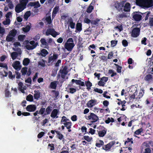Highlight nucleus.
<instances>
[{"label":"nucleus","instance_id":"1","mask_svg":"<svg viewBox=\"0 0 153 153\" xmlns=\"http://www.w3.org/2000/svg\"><path fill=\"white\" fill-rule=\"evenodd\" d=\"M28 0H20V3L18 4L16 6L15 10L16 13H19L26 8Z\"/></svg>","mask_w":153,"mask_h":153},{"label":"nucleus","instance_id":"2","mask_svg":"<svg viewBox=\"0 0 153 153\" xmlns=\"http://www.w3.org/2000/svg\"><path fill=\"white\" fill-rule=\"evenodd\" d=\"M68 68H63L62 69H60L59 71L57 76L58 79H59L61 77L62 79L59 80V81L60 83H62L65 80H66V76L68 73L67 70ZM68 78H66L67 79Z\"/></svg>","mask_w":153,"mask_h":153},{"label":"nucleus","instance_id":"3","mask_svg":"<svg viewBox=\"0 0 153 153\" xmlns=\"http://www.w3.org/2000/svg\"><path fill=\"white\" fill-rule=\"evenodd\" d=\"M74 40L72 38H69L65 44V48L68 51H71L75 46Z\"/></svg>","mask_w":153,"mask_h":153},{"label":"nucleus","instance_id":"4","mask_svg":"<svg viewBox=\"0 0 153 153\" xmlns=\"http://www.w3.org/2000/svg\"><path fill=\"white\" fill-rule=\"evenodd\" d=\"M45 108H43L42 107L39 111H36L33 113V115L34 117H33V119H35V120H38L40 118V117H37L36 116L38 115V114L42 115V116H44L45 115H44L45 113Z\"/></svg>","mask_w":153,"mask_h":153},{"label":"nucleus","instance_id":"5","mask_svg":"<svg viewBox=\"0 0 153 153\" xmlns=\"http://www.w3.org/2000/svg\"><path fill=\"white\" fill-rule=\"evenodd\" d=\"M41 44L40 46L45 48L48 49L49 48V43H51L53 41L51 38H49L48 41V43L46 42V39L45 38H41L40 40Z\"/></svg>","mask_w":153,"mask_h":153},{"label":"nucleus","instance_id":"6","mask_svg":"<svg viewBox=\"0 0 153 153\" xmlns=\"http://www.w3.org/2000/svg\"><path fill=\"white\" fill-rule=\"evenodd\" d=\"M85 118L87 120H91L92 123H95L99 120L98 117L95 114L91 113L88 116H85Z\"/></svg>","mask_w":153,"mask_h":153},{"label":"nucleus","instance_id":"7","mask_svg":"<svg viewBox=\"0 0 153 153\" xmlns=\"http://www.w3.org/2000/svg\"><path fill=\"white\" fill-rule=\"evenodd\" d=\"M131 16L133 19L135 21H140L142 20V16L140 12L139 11L134 12L132 14Z\"/></svg>","mask_w":153,"mask_h":153},{"label":"nucleus","instance_id":"8","mask_svg":"<svg viewBox=\"0 0 153 153\" xmlns=\"http://www.w3.org/2000/svg\"><path fill=\"white\" fill-rule=\"evenodd\" d=\"M140 29L137 27L134 28L131 32V36L133 38H137L140 35Z\"/></svg>","mask_w":153,"mask_h":153},{"label":"nucleus","instance_id":"9","mask_svg":"<svg viewBox=\"0 0 153 153\" xmlns=\"http://www.w3.org/2000/svg\"><path fill=\"white\" fill-rule=\"evenodd\" d=\"M130 13H128L123 12L122 13H120L116 16V18L118 21H121L123 18H127L129 16Z\"/></svg>","mask_w":153,"mask_h":153},{"label":"nucleus","instance_id":"10","mask_svg":"<svg viewBox=\"0 0 153 153\" xmlns=\"http://www.w3.org/2000/svg\"><path fill=\"white\" fill-rule=\"evenodd\" d=\"M115 143L114 141H111L106 145H104L102 147V149L106 151H109Z\"/></svg>","mask_w":153,"mask_h":153},{"label":"nucleus","instance_id":"11","mask_svg":"<svg viewBox=\"0 0 153 153\" xmlns=\"http://www.w3.org/2000/svg\"><path fill=\"white\" fill-rule=\"evenodd\" d=\"M153 6V0H145L143 8H148Z\"/></svg>","mask_w":153,"mask_h":153},{"label":"nucleus","instance_id":"12","mask_svg":"<svg viewBox=\"0 0 153 153\" xmlns=\"http://www.w3.org/2000/svg\"><path fill=\"white\" fill-rule=\"evenodd\" d=\"M144 80L148 83H150L153 80V77L152 74H147L144 77Z\"/></svg>","mask_w":153,"mask_h":153},{"label":"nucleus","instance_id":"13","mask_svg":"<svg viewBox=\"0 0 153 153\" xmlns=\"http://www.w3.org/2000/svg\"><path fill=\"white\" fill-rule=\"evenodd\" d=\"M59 112V109H54L53 110L51 114V117L53 118H57L58 117L57 116Z\"/></svg>","mask_w":153,"mask_h":153},{"label":"nucleus","instance_id":"14","mask_svg":"<svg viewBox=\"0 0 153 153\" xmlns=\"http://www.w3.org/2000/svg\"><path fill=\"white\" fill-rule=\"evenodd\" d=\"M140 14L142 16V18L144 17L143 20L146 21L148 20L149 16L151 14V12L149 11H147L146 12L142 13L140 12Z\"/></svg>","mask_w":153,"mask_h":153},{"label":"nucleus","instance_id":"15","mask_svg":"<svg viewBox=\"0 0 153 153\" xmlns=\"http://www.w3.org/2000/svg\"><path fill=\"white\" fill-rule=\"evenodd\" d=\"M36 107L35 105H28L26 109L27 111L29 112H33L36 109Z\"/></svg>","mask_w":153,"mask_h":153},{"label":"nucleus","instance_id":"16","mask_svg":"<svg viewBox=\"0 0 153 153\" xmlns=\"http://www.w3.org/2000/svg\"><path fill=\"white\" fill-rule=\"evenodd\" d=\"M131 8L130 4L129 2L126 3L124 6L123 10L126 13H128L130 11Z\"/></svg>","mask_w":153,"mask_h":153},{"label":"nucleus","instance_id":"17","mask_svg":"<svg viewBox=\"0 0 153 153\" xmlns=\"http://www.w3.org/2000/svg\"><path fill=\"white\" fill-rule=\"evenodd\" d=\"M96 100L91 99L88 102L87 105L88 107L92 108L96 104Z\"/></svg>","mask_w":153,"mask_h":153},{"label":"nucleus","instance_id":"18","mask_svg":"<svg viewBox=\"0 0 153 153\" xmlns=\"http://www.w3.org/2000/svg\"><path fill=\"white\" fill-rule=\"evenodd\" d=\"M72 83L75 82L76 85H79L80 86H85V83L84 82L80 80H75L73 79L71 80Z\"/></svg>","mask_w":153,"mask_h":153},{"label":"nucleus","instance_id":"19","mask_svg":"<svg viewBox=\"0 0 153 153\" xmlns=\"http://www.w3.org/2000/svg\"><path fill=\"white\" fill-rule=\"evenodd\" d=\"M103 128L104 129L99 131L98 132V135L100 137H104L106 133L107 130L105 129V128L104 127H103Z\"/></svg>","mask_w":153,"mask_h":153},{"label":"nucleus","instance_id":"20","mask_svg":"<svg viewBox=\"0 0 153 153\" xmlns=\"http://www.w3.org/2000/svg\"><path fill=\"white\" fill-rule=\"evenodd\" d=\"M48 53L46 49H43L41 51V52L38 53L39 56H41L43 57H45L48 54Z\"/></svg>","mask_w":153,"mask_h":153},{"label":"nucleus","instance_id":"21","mask_svg":"<svg viewBox=\"0 0 153 153\" xmlns=\"http://www.w3.org/2000/svg\"><path fill=\"white\" fill-rule=\"evenodd\" d=\"M143 131V129L141 128L137 130H136L134 133V136L135 137H137L138 138H140L139 137H138L136 135H139Z\"/></svg>","mask_w":153,"mask_h":153},{"label":"nucleus","instance_id":"22","mask_svg":"<svg viewBox=\"0 0 153 153\" xmlns=\"http://www.w3.org/2000/svg\"><path fill=\"white\" fill-rule=\"evenodd\" d=\"M145 0H136V4L143 8Z\"/></svg>","mask_w":153,"mask_h":153},{"label":"nucleus","instance_id":"23","mask_svg":"<svg viewBox=\"0 0 153 153\" xmlns=\"http://www.w3.org/2000/svg\"><path fill=\"white\" fill-rule=\"evenodd\" d=\"M4 68L3 69V71L0 72V74L1 75H2L3 77H6L8 75V72L7 71L8 68Z\"/></svg>","mask_w":153,"mask_h":153},{"label":"nucleus","instance_id":"24","mask_svg":"<svg viewBox=\"0 0 153 153\" xmlns=\"http://www.w3.org/2000/svg\"><path fill=\"white\" fill-rule=\"evenodd\" d=\"M85 84L87 87L86 89L88 91H89L91 89V87L92 85V83L89 80H87L85 82Z\"/></svg>","mask_w":153,"mask_h":153},{"label":"nucleus","instance_id":"25","mask_svg":"<svg viewBox=\"0 0 153 153\" xmlns=\"http://www.w3.org/2000/svg\"><path fill=\"white\" fill-rule=\"evenodd\" d=\"M52 107L50 106H48L46 109H45V113L44 115L49 114L52 111Z\"/></svg>","mask_w":153,"mask_h":153},{"label":"nucleus","instance_id":"26","mask_svg":"<svg viewBox=\"0 0 153 153\" xmlns=\"http://www.w3.org/2000/svg\"><path fill=\"white\" fill-rule=\"evenodd\" d=\"M82 25L81 23L78 22L76 24V30L79 32L81 31L82 30Z\"/></svg>","mask_w":153,"mask_h":153},{"label":"nucleus","instance_id":"27","mask_svg":"<svg viewBox=\"0 0 153 153\" xmlns=\"http://www.w3.org/2000/svg\"><path fill=\"white\" fill-rule=\"evenodd\" d=\"M120 5L121 4L120 3H117L115 4L114 7L119 11H123V9L122 7H121Z\"/></svg>","mask_w":153,"mask_h":153},{"label":"nucleus","instance_id":"28","mask_svg":"<svg viewBox=\"0 0 153 153\" xmlns=\"http://www.w3.org/2000/svg\"><path fill=\"white\" fill-rule=\"evenodd\" d=\"M17 33V30L15 29H13L10 31L9 34L11 36L14 37Z\"/></svg>","mask_w":153,"mask_h":153},{"label":"nucleus","instance_id":"29","mask_svg":"<svg viewBox=\"0 0 153 153\" xmlns=\"http://www.w3.org/2000/svg\"><path fill=\"white\" fill-rule=\"evenodd\" d=\"M6 39L7 42H10L14 40V38L8 34L6 37Z\"/></svg>","mask_w":153,"mask_h":153},{"label":"nucleus","instance_id":"30","mask_svg":"<svg viewBox=\"0 0 153 153\" xmlns=\"http://www.w3.org/2000/svg\"><path fill=\"white\" fill-rule=\"evenodd\" d=\"M104 142L101 140H99V143H96L95 146L98 148H100L101 146H104Z\"/></svg>","mask_w":153,"mask_h":153},{"label":"nucleus","instance_id":"31","mask_svg":"<svg viewBox=\"0 0 153 153\" xmlns=\"http://www.w3.org/2000/svg\"><path fill=\"white\" fill-rule=\"evenodd\" d=\"M57 81H54L51 82L50 85V86L51 88L53 89H56L57 87Z\"/></svg>","mask_w":153,"mask_h":153},{"label":"nucleus","instance_id":"32","mask_svg":"<svg viewBox=\"0 0 153 153\" xmlns=\"http://www.w3.org/2000/svg\"><path fill=\"white\" fill-rule=\"evenodd\" d=\"M92 137H89L88 136H84L82 138V140H85L88 142H90L92 140Z\"/></svg>","mask_w":153,"mask_h":153},{"label":"nucleus","instance_id":"33","mask_svg":"<svg viewBox=\"0 0 153 153\" xmlns=\"http://www.w3.org/2000/svg\"><path fill=\"white\" fill-rule=\"evenodd\" d=\"M30 62V60L28 58H26L23 61V64L24 66H27Z\"/></svg>","mask_w":153,"mask_h":153},{"label":"nucleus","instance_id":"34","mask_svg":"<svg viewBox=\"0 0 153 153\" xmlns=\"http://www.w3.org/2000/svg\"><path fill=\"white\" fill-rule=\"evenodd\" d=\"M64 125L67 129H70L72 126V123L71 122H67L64 123Z\"/></svg>","mask_w":153,"mask_h":153},{"label":"nucleus","instance_id":"35","mask_svg":"<svg viewBox=\"0 0 153 153\" xmlns=\"http://www.w3.org/2000/svg\"><path fill=\"white\" fill-rule=\"evenodd\" d=\"M35 93L34 95V98L35 99L38 100L40 97V93L36 91H34Z\"/></svg>","mask_w":153,"mask_h":153},{"label":"nucleus","instance_id":"36","mask_svg":"<svg viewBox=\"0 0 153 153\" xmlns=\"http://www.w3.org/2000/svg\"><path fill=\"white\" fill-rule=\"evenodd\" d=\"M13 67H22L19 61H16L12 64Z\"/></svg>","mask_w":153,"mask_h":153},{"label":"nucleus","instance_id":"37","mask_svg":"<svg viewBox=\"0 0 153 153\" xmlns=\"http://www.w3.org/2000/svg\"><path fill=\"white\" fill-rule=\"evenodd\" d=\"M31 13L30 11H27L24 15V18L25 20H27L29 17L30 16Z\"/></svg>","mask_w":153,"mask_h":153},{"label":"nucleus","instance_id":"38","mask_svg":"<svg viewBox=\"0 0 153 153\" xmlns=\"http://www.w3.org/2000/svg\"><path fill=\"white\" fill-rule=\"evenodd\" d=\"M45 20L47 22L48 24L50 25L52 22L50 14V15L49 16L45 18Z\"/></svg>","mask_w":153,"mask_h":153},{"label":"nucleus","instance_id":"39","mask_svg":"<svg viewBox=\"0 0 153 153\" xmlns=\"http://www.w3.org/2000/svg\"><path fill=\"white\" fill-rule=\"evenodd\" d=\"M36 47V45H33V46H31L30 45H26V49L29 50H33Z\"/></svg>","mask_w":153,"mask_h":153},{"label":"nucleus","instance_id":"40","mask_svg":"<svg viewBox=\"0 0 153 153\" xmlns=\"http://www.w3.org/2000/svg\"><path fill=\"white\" fill-rule=\"evenodd\" d=\"M56 133L57 134L58 138L60 140H62L63 138V136L59 131H56Z\"/></svg>","mask_w":153,"mask_h":153},{"label":"nucleus","instance_id":"41","mask_svg":"<svg viewBox=\"0 0 153 153\" xmlns=\"http://www.w3.org/2000/svg\"><path fill=\"white\" fill-rule=\"evenodd\" d=\"M25 36L24 35H20L18 36V39L20 42H23L25 39Z\"/></svg>","mask_w":153,"mask_h":153},{"label":"nucleus","instance_id":"42","mask_svg":"<svg viewBox=\"0 0 153 153\" xmlns=\"http://www.w3.org/2000/svg\"><path fill=\"white\" fill-rule=\"evenodd\" d=\"M30 27L29 25H27L25 27L22 28V30L25 33H27L29 31L30 29Z\"/></svg>","mask_w":153,"mask_h":153},{"label":"nucleus","instance_id":"43","mask_svg":"<svg viewBox=\"0 0 153 153\" xmlns=\"http://www.w3.org/2000/svg\"><path fill=\"white\" fill-rule=\"evenodd\" d=\"M27 100L30 102H32L33 101V96L30 94L27 96L26 98Z\"/></svg>","mask_w":153,"mask_h":153},{"label":"nucleus","instance_id":"44","mask_svg":"<svg viewBox=\"0 0 153 153\" xmlns=\"http://www.w3.org/2000/svg\"><path fill=\"white\" fill-rule=\"evenodd\" d=\"M54 30V29L53 28L48 29L45 33L46 35L48 36L49 35H51V34L53 32V31Z\"/></svg>","mask_w":153,"mask_h":153},{"label":"nucleus","instance_id":"45","mask_svg":"<svg viewBox=\"0 0 153 153\" xmlns=\"http://www.w3.org/2000/svg\"><path fill=\"white\" fill-rule=\"evenodd\" d=\"M28 68H22L21 70V72L22 75H25L27 72Z\"/></svg>","mask_w":153,"mask_h":153},{"label":"nucleus","instance_id":"46","mask_svg":"<svg viewBox=\"0 0 153 153\" xmlns=\"http://www.w3.org/2000/svg\"><path fill=\"white\" fill-rule=\"evenodd\" d=\"M149 22L148 25L150 27H153V17L149 18Z\"/></svg>","mask_w":153,"mask_h":153},{"label":"nucleus","instance_id":"47","mask_svg":"<svg viewBox=\"0 0 153 153\" xmlns=\"http://www.w3.org/2000/svg\"><path fill=\"white\" fill-rule=\"evenodd\" d=\"M11 56L12 59L14 60L18 56V53L16 52H13L11 53Z\"/></svg>","mask_w":153,"mask_h":153},{"label":"nucleus","instance_id":"48","mask_svg":"<svg viewBox=\"0 0 153 153\" xmlns=\"http://www.w3.org/2000/svg\"><path fill=\"white\" fill-rule=\"evenodd\" d=\"M108 74H111V76L113 77L117 74V73L114 72V71L112 70H109L108 71Z\"/></svg>","mask_w":153,"mask_h":153},{"label":"nucleus","instance_id":"49","mask_svg":"<svg viewBox=\"0 0 153 153\" xmlns=\"http://www.w3.org/2000/svg\"><path fill=\"white\" fill-rule=\"evenodd\" d=\"M94 7L93 6L90 5L87 8L86 12L88 13H91V12L92 10L94 9Z\"/></svg>","mask_w":153,"mask_h":153},{"label":"nucleus","instance_id":"50","mask_svg":"<svg viewBox=\"0 0 153 153\" xmlns=\"http://www.w3.org/2000/svg\"><path fill=\"white\" fill-rule=\"evenodd\" d=\"M19 89L22 92L24 93V91L22 90V88L23 86V83L22 82H19L18 84Z\"/></svg>","mask_w":153,"mask_h":153},{"label":"nucleus","instance_id":"51","mask_svg":"<svg viewBox=\"0 0 153 153\" xmlns=\"http://www.w3.org/2000/svg\"><path fill=\"white\" fill-rule=\"evenodd\" d=\"M59 9V6H56L54 8L53 10V13H56V14L58 12Z\"/></svg>","mask_w":153,"mask_h":153},{"label":"nucleus","instance_id":"52","mask_svg":"<svg viewBox=\"0 0 153 153\" xmlns=\"http://www.w3.org/2000/svg\"><path fill=\"white\" fill-rule=\"evenodd\" d=\"M59 33H58L55 31V30L53 31V32L51 34V35L54 37H56L57 35L59 34Z\"/></svg>","mask_w":153,"mask_h":153},{"label":"nucleus","instance_id":"53","mask_svg":"<svg viewBox=\"0 0 153 153\" xmlns=\"http://www.w3.org/2000/svg\"><path fill=\"white\" fill-rule=\"evenodd\" d=\"M118 41L115 40H112L111 41V46L112 47L115 46L117 43Z\"/></svg>","mask_w":153,"mask_h":153},{"label":"nucleus","instance_id":"54","mask_svg":"<svg viewBox=\"0 0 153 153\" xmlns=\"http://www.w3.org/2000/svg\"><path fill=\"white\" fill-rule=\"evenodd\" d=\"M48 148H50V149L51 151L55 149L54 144H49L48 145Z\"/></svg>","mask_w":153,"mask_h":153},{"label":"nucleus","instance_id":"55","mask_svg":"<svg viewBox=\"0 0 153 153\" xmlns=\"http://www.w3.org/2000/svg\"><path fill=\"white\" fill-rule=\"evenodd\" d=\"M122 44L124 47H126L128 45V43L126 40L123 39L122 41Z\"/></svg>","mask_w":153,"mask_h":153},{"label":"nucleus","instance_id":"56","mask_svg":"<svg viewBox=\"0 0 153 153\" xmlns=\"http://www.w3.org/2000/svg\"><path fill=\"white\" fill-rule=\"evenodd\" d=\"M69 120L68 119H67L65 116H63L62 117V119L61 120V122H67L68 121H69Z\"/></svg>","mask_w":153,"mask_h":153},{"label":"nucleus","instance_id":"57","mask_svg":"<svg viewBox=\"0 0 153 153\" xmlns=\"http://www.w3.org/2000/svg\"><path fill=\"white\" fill-rule=\"evenodd\" d=\"M52 92L54 93V96L56 98H57L59 94V92L57 91L56 90H53Z\"/></svg>","mask_w":153,"mask_h":153},{"label":"nucleus","instance_id":"58","mask_svg":"<svg viewBox=\"0 0 153 153\" xmlns=\"http://www.w3.org/2000/svg\"><path fill=\"white\" fill-rule=\"evenodd\" d=\"M3 24L4 25H7L10 23V20L9 19H7L6 20L3 22Z\"/></svg>","mask_w":153,"mask_h":153},{"label":"nucleus","instance_id":"59","mask_svg":"<svg viewBox=\"0 0 153 153\" xmlns=\"http://www.w3.org/2000/svg\"><path fill=\"white\" fill-rule=\"evenodd\" d=\"M85 70L86 71V72L88 74L91 73L92 71L91 68H85Z\"/></svg>","mask_w":153,"mask_h":153},{"label":"nucleus","instance_id":"60","mask_svg":"<svg viewBox=\"0 0 153 153\" xmlns=\"http://www.w3.org/2000/svg\"><path fill=\"white\" fill-rule=\"evenodd\" d=\"M38 64L39 65H41L42 67H45V62L44 61V60L42 59V61H39L38 62Z\"/></svg>","mask_w":153,"mask_h":153},{"label":"nucleus","instance_id":"61","mask_svg":"<svg viewBox=\"0 0 153 153\" xmlns=\"http://www.w3.org/2000/svg\"><path fill=\"white\" fill-rule=\"evenodd\" d=\"M144 91L143 90H141L139 92V94L138 95V98L139 99L142 97L143 95L144 94Z\"/></svg>","mask_w":153,"mask_h":153},{"label":"nucleus","instance_id":"62","mask_svg":"<svg viewBox=\"0 0 153 153\" xmlns=\"http://www.w3.org/2000/svg\"><path fill=\"white\" fill-rule=\"evenodd\" d=\"M45 133L43 131H42L39 133L37 135V137L39 138H42L45 134Z\"/></svg>","mask_w":153,"mask_h":153},{"label":"nucleus","instance_id":"63","mask_svg":"<svg viewBox=\"0 0 153 153\" xmlns=\"http://www.w3.org/2000/svg\"><path fill=\"white\" fill-rule=\"evenodd\" d=\"M10 2L8 4V7L10 9H12L13 8V4L12 2L10 1V0H9Z\"/></svg>","mask_w":153,"mask_h":153},{"label":"nucleus","instance_id":"64","mask_svg":"<svg viewBox=\"0 0 153 153\" xmlns=\"http://www.w3.org/2000/svg\"><path fill=\"white\" fill-rule=\"evenodd\" d=\"M151 149L149 148H147L145 149V152L143 153H151Z\"/></svg>","mask_w":153,"mask_h":153}]
</instances>
